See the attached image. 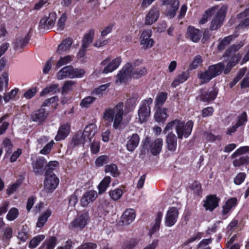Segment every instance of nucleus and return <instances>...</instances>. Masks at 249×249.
Returning a JSON list of instances; mask_svg holds the SVG:
<instances>
[{"instance_id":"obj_44","label":"nucleus","mask_w":249,"mask_h":249,"mask_svg":"<svg viewBox=\"0 0 249 249\" xmlns=\"http://www.w3.org/2000/svg\"><path fill=\"white\" fill-rule=\"evenodd\" d=\"M110 84L109 83L102 85L98 88L95 89L92 92V94L98 96H102L104 93L105 90L107 89Z\"/></svg>"},{"instance_id":"obj_60","label":"nucleus","mask_w":249,"mask_h":249,"mask_svg":"<svg viewBox=\"0 0 249 249\" xmlns=\"http://www.w3.org/2000/svg\"><path fill=\"white\" fill-rule=\"evenodd\" d=\"M97 244L92 242H87L82 244L81 245L76 248V249H96Z\"/></svg>"},{"instance_id":"obj_20","label":"nucleus","mask_w":249,"mask_h":249,"mask_svg":"<svg viewBox=\"0 0 249 249\" xmlns=\"http://www.w3.org/2000/svg\"><path fill=\"white\" fill-rule=\"evenodd\" d=\"M177 138L178 137L173 132H170L166 137L165 142L166 148L168 151L172 153L177 149Z\"/></svg>"},{"instance_id":"obj_49","label":"nucleus","mask_w":249,"mask_h":249,"mask_svg":"<svg viewBox=\"0 0 249 249\" xmlns=\"http://www.w3.org/2000/svg\"><path fill=\"white\" fill-rule=\"evenodd\" d=\"M8 73L7 71L3 72L1 77H0V91L3 90V86L7 88L8 86Z\"/></svg>"},{"instance_id":"obj_54","label":"nucleus","mask_w":249,"mask_h":249,"mask_svg":"<svg viewBox=\"0 0 249 249\" xmlns=\"http://www.w3.org/2000/svg\"><path fill=\"white\" fill-rule=\"evenodd\" d=\"M233 39L232 36H227L224 38L218 46V49L219 51H221L224 49L225 47L229 45Z\"/></svg>"},{"instance_id":"obj_10","label":"nucleus","mask_w":249,"mask_h":249,"mask_svg":"<svg viewBox=\"0 0 249 249\" xmlns=\"http://www.w3.org/2000/svg\"><path fill=\"white\" fill-rule=\"evenodd\" d=\"M152 99L149 98L142 102V106L138 111V116L141 123L147 120L150 113L149 106L152 104Z\"/></svg>"},{"instance_id":"obj_13","label":"nucleus","mask_w":249,"mask_h":249,"mask_svg":"<svg viewBox=\"0 0 249 249\" xmlns=\"http://www.w3.org/2000/svg\"><path fill=\"white\" fill-rule=\"evenodd\" d=\"M152 31L150 29L142 31L140 36V44L142 49L146 50L151 48L154 43V41L151 38Z\"/></svg>"},{"instance_id":"obj_14","label":"nucleus","mask_w":249,"mask_h":249,"mask_svg":"<svg viewBox=\"0 0 249 249\" xmlns=\"http://www.w3.org/2000/svg\"><path fill=\"white\" fill-rule=\"evenodd\" d=\"M32 167L36 176L44 175L47 169V161L44 157H41L37 159L36 161H33Z\"/></svg>"},{"instance_id":"obj_36","label":"nucleus","mask_w":249,"mask_h":249,"mask_svg":"<svg viewBox=\"0 0 249 249\" xmlns=\"http://www.w3.org/2000/svg\"><path fill=\"white\" fill-rule=\"evenodd\" d=\"M105 172L106 173H110L111 175L114 178L119 177L120 174L117 166L114 163L106 165L105 167Z\"/></svg>"},{"instance_id":"obj_50","label":"nucleus","mask_w":249,"mask_h":249,"mask_svg":"<svg viewBox=\"0 0 249 249\" xmlns=\"http://www.w3.org/2000/svg\"><path fill=\"white\" fill-rule=\"evenodd\" d=\"M167 97V94L165 92L159 93L156 99V107H161L163 104L165 102Z\"/></svg>"},{"instance_id":"obj_6","label":"nucleus","mask_w":249,"mask_h":249,"mask_svg":"<svg viewBox=\"0 0 249 249\" xmlns=\"http://www.w3.org/2000/svg\"><path fill=\"white\" fill-rule=\"evenodd\" d=\"M85 71L82 69L74 68L69 65L64 67L56 74L57 79L62 80L65 78H80L83 76Z\"/></svg>"},{"instance_id":"obj_43","label":"nucleus","mask_w":249,"mask_h":249,"mask_svg":"<svg viewBox=\"0 0 249 249\" xmlns=\"http://www.w3.org/2000/svg\"><path fill=\"white\" fill-rule=\"evenodd\" d=\"M123 193V190L121 188H116L108 192L110 198L114 201L119 200L122 196Z\"/></svg>"},{"instance_id":"obj_38","label":"nucleus","mask_w":249,"mask_h":249,"mask_svg":"<svg viewBox=\"0 0 249 249\" xmlns=\"http://www.w3.org/2000/svg\"><path fill=\"white\" fill-rule=\"evenodd\" d=\"M45 235L43 234L38 235L34 237L29 242L28 247L31 249H35L45 239Z\"/></svg>"},{"instance_id":"obj_63","label":"nucleus","mask_w":249,"mask_h":249,"mask_svg":"<svg viewBox=\"0 0 249 249\" xmlns=\"http://www.w3.org/2000/svg\"><path fill=\"white\" fill-rule=\"evenodd\" d=\"M78 202L77 196L75 193L72 194L69 197V207H71V209L74 208L75 205Z\"/></svg>"},{"instance_id":"obj_26","label":"nucleus","mask_w":249,"mask_h":249,"mask_svg":"<svg viewBox=\"0 0 249 249\" xmlns=\"http://www.w3.org/2000/svg\"><path fill=\"white\" fill-rule=\"evenodd\" d=\"M179 4L178 0H174L168 4L165 15L170 18H174L178 10Z\"/></svg>"},{"instance_id":"obj_2","label":"nucleus","mask_w":249,"mask_h":249,"mask_svg":"<svg viewBox=\"0 0 249 249\" xmlns=\"http://www.w3.org/2000/svg\"><path fill=\"white\" fill-rule=\"evenodd\" d=\"M163 145V140L157 138L152 142H150V138L146 136L142 142L140 146L141 155H147L151 153L153 156H157L161 151Z\"/></svg>"},{"instance_id":"obj_64","label":"nucleus","mask_w":249,"mask_h":249,"mask_svg":"<svg viewBox=\"0 0 249 249\" xmlns=\"http://www.w3.org/2000/svg\"><path fill=\"white\" fill-rule=\"evenodd\" d=\"M108 157H98L95 160V164L97 167L102 166L104 164L107 163Z\"/></svg>"},{"instance_id":"obj_48","label":"nucleus","mask_w":249,"mask_h":249,"mask_svg":"<svg viewBox=\"0 0 249 249\" xmlns=\"http://www.w3.org/2000/svg\"><path fill=\"white\" fill-rule=\"evenodd\" d=\"M58 84H51L50 86L46 87L43 89V90L41 92L40 95L43 96L45 94H49L50 93H54L58 90Z\"/></svg>"},{"instance_id":"obj_16","label":"nucleus","mask_w":249,"mask_h":249,"mask_svg":"<svg viewBox=\"0 0 249 249\" xmlns=\"http://www.w3.org/2000/svg\"><path fill=\"white\" fill-rule=\"evenodd\" d=\"M178 216V211L175 207H170L167 212L165 218V225L167 227H172L177 221Z\"/></svg>"},{"instance_id":"obj_18","label":"nucleus","mask_w":249,"mask_h":249,"mask_svg":"<svg viewBox=\"0 0 249 249\" xmlns=\"http://www.w3.org/2000/svg\"><path fill=\"white\" fill-rule=\"evenodd\" d=\"M247 121L248 118L247 113L246 112H243L241 115L238 116L237 120L235 124L227 129V134L228 135H231L232 133H234L239 127L245 125Z\"/></svg>"},{"instance_id":"obj_4","label":"nucleus","mask_w":249,"mask_h":249,"mask_svg":"<svg viewBox=\"0 0 249 249\" xmlns=\"http://www.w3.org/2000/svg\"><path fill=\"white\" fill-rule=\"evenodd\" d=\"M224 65L219 63L210 66L205 71H200L198 73V78L200 79L201 84L209 82L212 78L219 75L224 70Z\"/></svg>"},{"instance_id":"obj_21","label":"nucleus","mask_w":249,"mask_h":249,"mask_svg":"<svg viewBox=\"0 0 249 249\" xmlns=\"http://www.w3.org/2000/svg\"><path fill=\"white\" fill-rule=\"evenodd\" d=\"M186 35L187 37L191 41L196 43L200 39L202 33L199 29L195 28L193 26H189L187 28Z\"/></svg>"},{"instance_id":"obj_53","label":"nucleus","mask_w":249,"mask_h":249,"mask_svg":"<svg viewBox=\"0 0 249 249\" xmlns=\"http://www.w3.org/2000/svg\"><path fill=\"white\" fill-rule=\"evenodd\" d=\"M67 18L66 14L65 13H63L60 18L58 19L57 23V30L58 31H62L64 29Z\"/></svg>"},{"instance_id":"obj_9","label":"nucleus","mask_w":249,"mask_h":249,"mask_svg":"<svg viewBox=\"0 0 249 249\" xmlns=\"http://www.w3.org/2000/svg\"><path fill=\"white\" fill-rule=\"evenodd\" d=\"M132 69L133 66L130 63H127L119 71L116 76V83H124L132 77Z\"/></svg>"},{"instance_id":"obj_24","label":"nucleus","mask_w":249,"mask_h":249,"mask_svg":"<svg viewBox=\"0 0 249 249\" xmlns=\"http://www.w3.org/2000/svg\"><path fill=\"white\" fill-rule=\"evenodd\" d=\"M71 130L70 124L66 123L61 124L57 131V134L55 137L56 141H59L65 139L69 134Z\"/></svg>"},{"instance_id":"obj_33","label":"nucleus","mask_w":249,"mask_h":249,"mask_svg":"<svg viewBox=\"0 0 249 249\" xmlns=\"http://www.w3.org/2000/svg\"><path fill=\"white\" fill-rule=\"evenodd\" d=\"M72 43V40L71 38H66L58 46L57 53L59 54H62L63 53L66 52L70 49Z\"/></svg>"},{"instance_id":"obj_22","label":"nucleus","mask_w":249,"mask_h":249,"mask_svg":"<svg viewBox=\"0 0 249 249\" xmlns=\"http://www.w3.org/2000/svg\"><path fill=\"white\" fill-rule=\"evenodd\" d=\"M160 16L159 10L158 8L153 7L148 12L145 18V24L150 25L155 23Z\"/></svg>"},{"instance_id":"obj_12","label":"nucleus","mask_w":249,"mask_h":249,"mask_svg":"<svg viewBox=\"0 0 249 249\" xmlns=\"http://www.w3.org/2000/svg\"><path fill=\"white\" fill-rule=\"evenodd\" d=\"M44 176L45 177L44 181V188L48 192H53L59 184V179L58 178L55 174H49L47 176L45 173Z\"/></svg>"},{"instance_id":"obj_55","label":"nucleus","mask_w":249,"mask_h":249,"mask_svg":"<svg viewBox=\"0 0 249 249\" xmlns=\"http://www.w3.org/2000/svg\"><path fill=\"white\" fill-rule=\"evenodd\" d=\"M13 236V229L11 227L6 228L4 231L2 240L3 242H8Z\"/></svg>"},{"instance_id":"obj_1","label":"nucleus","mask_w":249,"mask_h":249,"mask_svg":"<svg viewBox=\"0 0 249 249\" xmlns=\"http://www.w3.org/2000/svg\"><path fill=\"white\" fill-rule=\"evenodd\" d=\"M124 114V104L119 103L113 107L106 108L103 113V119L107 124L113 123V127L116 129L121 125Z\"/></svg>"},{"instance_id":"obj_42","label":"nucleus","mask_w":249,"mask_h":249,"mask_svg":"<svg viewBox=\"0 0 249 249\" xmlns=\"http://www.w3.org/2000/svg\"><path fill=\"white\" fill-rule=\"evenodd\" d=\"M190 189L194 192V194L199 196L202 194V190L201 183L197 180H195L190 187Z\"/></svg>"},{"instance_id":"obj_58","label":"nucleus","mask_w":249,"mask_h":249,"mask_svg":"<svg viewBox=\"0 0 249 249\" xmlns=\"http://www.w3.org/2000/svg\"><path fill=\"white\" fill-rule=\"evenodd\" d=\"M247 154H249V146H244L237 149L231 156H240Z\"/></svg>"},{"instance_id":"obj_30","label":"nucleus","mask_w":249,"mask_h":249,"mask_svg":"<svg viewBox=\"0 0 249 249\" xmlns=\"http://www.w3.org/2000/svg\"><path fill=\"white\" fill-rule=\"evenodd\" d=\"M30 36L29 35H27L24 37H19L16 39L14 43V49L16 50H21L25 47L29 42Z\"/></svg>"},{"instance_id":"obj_3","label":"nucleus","mask_w":249,"mask_h":249,"mask_svg":"<svg viewBox=\"0 0 249 249\" xmlns=\"http://www.w3.org/2000/svg\"><path fill=\"white\" fill-rule=\"evenodd\" d=\"M97 131V127L94 124H90L86 126L82 134L81 133L76 134L73 137L72 142L74 145L81 144H85L89 142L94 137Z\"/></svg>"},{"instance_id":"obj_7","label":"nucleus","mask_w":249,"mask_h":249,"mask_svg":"<svg viewBox=\"0 0 249 249\" xmlns=\"http://www.w3.org/2000/svg\"><path fill=\"white\" fill-rule=\"evenodd\" d=\"M193 125L194 123L192 121H189L185 123L179 119L178 125L176 126V130L178 138L179 140H181L183 138H187L192 133Z\"/></svg>"},{"instance_id":"obj_5","label":"nucleus","mask_w":249,"mask_h":249,"mask_svg":"<svg viewBox=\"0 0 249 249\" xmlns=\"http://www.w3.org/2000/svg\"><path fill=\"white\" fill-rule=\"evenodd\" d=\"M89 221L90 216L89 212L87 211L80 212L70 223L69 229L83 231Z\"/></svg>"},{"instance_id":"obj_61","label":"nucleus","mask_w":249,"mask_h":249,"mask_svg":"<svg viewBox=\"0 0 249 249\" xmlns=\"http://www.w3.org/2000/svg\"><path fill=\"white\" fill-rule=\"evenodd\" d=\"M75 84V82L73 81H67L65 82L63 87H62V91L64 92H66L72 90V87Z\"/></svg>"},{"instance_id":"obj_35","label":"nucleus","mask_w":249,"mask_h":249,"mask_svg":"<svg viewBox=\"0 0 249 249\" xmlns=\"http://www.w3.org/2000/svg\"><path fill=\"white\" fill-rule=\"evenodd\" d=\"M52 212L50 209H47L38 218L36 222V227H42L47 221L48 218L51 215Z\"/></svg>"},{"instance_id":"obj_15","label":"nucleus","mask_w":249,"mask_h":249,"mask_svg":"<svg viewBox=\"0 0 249 249\" xmlns=\"http://www.w3.org/2000/svg\"><path fill=\"white\" fill-rule=\"evenodd\" d=\"M220 200V198L215 194L208 195L205 200H204L203 207L206 210L213 212L219 206Z\"/></svg>"},{"instance_id":"obj_51","label":"nucleus","mask_w":249,"mask_h":249,"mask_svg":"<svg viewBox=\"0 0 249 249\" xmlns=\"http://www.w3.org/2000/svg\"><path fill=\"white\" fill-rule=\"evenodd\" d=\"M58 165V162L56 161H51L48 163H47V169L45 173L47 175L49 174H53V171L55 169V167Z\"/></svg>"},{"instance_id":"obj_57","label":"nucleus","mask_w":249,"mask_h":249,"mask_svg":"<svg viewBox=\"0 0 249 249\" xmlns=\"http://www.w3.org/2000/svg\"><path fill=\"white\" fill-rule=\"evenodd\" d=\"M95 100V98L92 96H88L84 98L80 103L81 107H88Z\"/></svg>"},{"instance_id":"obj_56","label":"nucleus","mask_w":249,"mask_h":249,"mask_svg":"<svg viewBox=\"0 0 249 249\" xmlns=\"http://www.w3.org/2000/svg\"><path fill=\"white\" fill-rule=\"evenodd\" d=\"M18 91V89L15 88L11 90L10 92L4 94L3 99L5 102H8L10 100L13 99L17 95Z\"/></svg>"},{"instance_id":"obj_27","label":"nucleus","mask_w":249,"mask_h":249,"mask_svg":"<svg viewBox=\"0 0 249 249\" xmlns=\"http://www.w3.org/2000/svg\"><path fill=\"white\" fill-rule=\"evenodd\" d=\"M237 205V199L236 197H231L228 199L222 207V214L223 215H227L230 210L235 207Z\"/></svg>"},{"instance_id":"obj_29","label":"nucleus","mask_w":249,"mask_h":249,"mask_svg":"<svg viewBox=\"0 0 249 249\" xmlns=\"http://www.w3.org/2000/svg\"><path fill=\"white\" fill-rule=\"evenodd\" d=\"M57 239L54 236H50L41 244L38 249H54L57 244Z\"/></svg>"},{"instance_id":"obj_8","label":"nucleus","mask_w":249,"mask_h":249,"mask_svg":"<svg viewBox=\"0 0 249 249\" xmlns=\"http://www.w3.org/2000/svg\"><path fill=\"white\" fill-rule=\"evenodd\" d=\"M121 61L120 57H117L112 60L109 57L105 59L101 63V65L104 67L102 73L107 74L113 71L120 66Z\"/></svg>"},{"instance_id":"obj_32","label":"nucleus","mask_w":249,"mask_h":249,"mask_svg":"<svg viewBox=\"0 0 249 249\" xmlns=\"http://www.w3.org/2000/svg\"><path fill=\"white\" fill-rule=\"evenodd\" d=\"M156 108L157 110L154 115L156 121L158 122L164 121L167 117L166 109L159 107Z\"/></svg>"},{"instance_id":"obj_52","label":"nucleus","mask_w":249,"mask_h":249,"mask_svg":"<svg viewBox=\"0 0 249 249\" xmlns=\"http://www.w3.org/2000/svg\"><path fill=\"white\" fill-rule=\"evenodd\" d=\"M138 244L136 239H130L124 243L122 249H133Z\"/></svg>"},{"instance_id":"obj_45","label":"nucleus","mask_w":249,"mask_h":249,"mask_svg":"<svg viewBox=\"0 0 249 249\" xmlns=\"http://www.w3.org/2000/svg\"><path fill=\"white\" fill-rule=\"evenodd\" d=\"M249 164V157H240L239 159H235L233 161V165L235 167Z\"/></svg>"},{"instance_id":"obj_34","label":"nucleus","mask_w":249,"mask_h":249,"mask_svg":"<svg viewBox=\"0 0 249 249\" xmlns=\"http://www.w3.org/2000/svg\"><path fill=\"white\" fill-rule=\"evenodd\" d=\"M111 178L109 176H106L98 186V193L102 194L107 189L111 182Z\"/></svg>"},{"instance_id":"obj_59","label":"nucleus","mask_w":249,"mask_h":249,"mask_svg":"<svg viewBox=\"0 0 249 249\" xmlns=\"http://www.w3.org/2000/svg\"><path fill=\"white\" fill-rule=\"evenodd\" d=\"M246 175L245 173H238L234 178V182L236 185L241 184L245 180Z\"/></svg>"},{"instance_id":"obj_46","label":"nucleus","mask_w":249,"mask_h":249,"mask_svg":"<svg viewBox=\"0 0 249 249\" xmlns=\"http://www.w3.org/2000/svg\"><path fill=\"white\" fill-rule=\"evenodd\" d=\"M18 210L15 207L11 208L6 215V219L10 221L16 219L18 216Z\"/></svg>"},{"instance_id":"obj_62","label":"nucleus","mask_w":249,"mask_h":249,"mask_svg":"<svg viewBox=\"0 0 249 249\" xmlns=\"http://www.w3.org/2000/svg\"><path fill=\"white\" fill-rule=\"evenodd\" d=\"M179 119H175L170 122H169L165 127L164 129V132H166L167 131H170L172 129L174 126H175V129H176V126L178 125V123Z\"/></svg>"},{"instance_id":"obj_41","label":"nucleus","mask_w":249,"mask_h":249,"mask_svg":"<svg viewBox=\"0 0 249 249\" xmlns=\"http://www.w3.org/2000/svg\"><path fill=\"white\" fill-rule=\"evenodd\" d=\"M29 230L28 226L25 225L22 227L21 229L18 231V238L21 241H25L28 238Z\"/></svg>"},{"instance_id":"obj_25","label":"nucleus","mask_w":249,"mask_h":249,"mask_svg":"<svg viewBox=\"0 0 249 249\" xmlns=\"http://www.w3.org/2000/svg\"><path fill=\"white\" fill-rule=\"evenodd\" d=\"M136 217L134 209H127L123 213L122 216V222L124 225H129L134 221Z\"/></svg>"},{"instance_id":"obj_17","label":"nucleus","mask_w":249,"mask_h":249,"mask_svg":"<svg viewBox=\"0 0 249 249\" xmlns=\"http://www.w3.org/2000/svg\"><path fill=\"white\" fill-rule=\"evenodd\" d=\"M97 193L96 191L91 190L84 193L81 199V205L83 207L88 206L90 203L93 202L97 197Z\"/></svg>"},{"instance_id":"obj_37","label":"nucleus","mask_w":249,"mask_h":249,"mask_svg":"<svg viewBox=\"0 0 249 249\" xmlns=\"http://www.w3.org/2000/svg\"><path fill=\"white\" fill-rule=\"evenodd\" d=\"M244 45V42L242 41H240L237 44H234L230 46L225 52V55L227 56H230L233 55L234 53L239 50Z\"/></svg>"},{"instance_id":"obj_23","label":"nucleus","mask_w":249,"mask_h":249,"mask_svg":"<svg viewBox=\"0 0 249 249\" xmlns=\"http://www.w3.org/2000/svg\"><path fill=\"white\" fill-rule=\"evenodd\" d=\"M47 115L44 108H40L32 113L31 119L33 122L41 124L45 120Z\"/></svg>"},{"instance_id":"obj_31","label":"nucleus","mask_w":249,"mask_h":249,"mask_svg":"<svg viewBox=\"0 0 249 249\" xmlns=\"http://www.w3.org/2000/svg\"><path fill=\"white\" fill-rule=\"evenodd\" d=\"M189 75V72L187 71H183L181 74H178L173 81L172 87L176 88L180 84L184 82L188 79Z\"/></svg>"},{"instance_id":"obj_19","label":"nucleus","mask_w":249,"mask_h":249,"mask_svg":"<svg viewBox=\"0 0 249 249\" xmlns=\"http://www.w3.org/2000/svg\"><path fill=\"white\" fill-rule=\"evenodd\" d=\"M140 141V138L137 133H134L127 138L126 147L127 150L133 152L138 147Z\"/></svg>"},{"instance_id":"obj_39","label":"nucleus","mask_w":249,"mask_h":249,"mask_svg":"<svg viewBox=\"0 0 249 249\" xmlns=\"http://www.w3.org/2000/svg\"><path fill=\"white\" fill-rule=\"evenodd\" d=\"M94 35V30L91 29L85 35L83 39L82 45L84 47L88 48L89 44L92 42Z\"/></svg>"},{"instance_id":"obj_47","label":"nucleus","mask_w":249,"mask_h":249,"mask_svg":"<svg viewBox=\"0 0 249 249\" xmlns=\"http://www.w3.org/2000/svg\"><path fill=\"white\" fill-rule=\"evenodd\" d=\"M72 60V57L71 55H67L64 57H61L56 64L55 67L57 69L63 65L71 63Z\"/></svg>"},{"instance_id":"obj_28","label":"nucleus","mask_w":249,"mask_h":249,"mask_svg":"<svg viewBox=\"0 0 249 249\" xmlns=\"http://www.w3.org/2000/svg\"><path fill=\"white\" fill-rule=\"evenodd\" d=\"M217 94V90L216 89H213L210 91L202 90L201 91L200 99L204 102H209L215 98Z\"/></svg>"},{"instance_id":"obj_40","label":"nucleus","mask_w":249,"mask_h":249,"mask_svg":"<svg viewBox=\"0 0 249 249\" xmlns=\"http://www.w3.org/2000/svg\"><path fill=\"white\" fill-rule=\"evenodd\" d=\"M133 69H132V77L135 78H139L142 76L144 75L146 73V70L144 67H140L136 68V65L134 64L132 65Z\"/></svg>"},{"instance_id":"obj_11","label":"nucleus","mask_w":249,"mask_h":249,"mask_svg":"<svg viewBox=\"0 0 249 249\" xmlns=\"http://www.w3.org/2000/svg\"><path fill=\"white\" fill-rule=\"evenodd\" d=\"M227 11V7L223 5L218 11L216 15L212 19L211 29L212 30H216L219 28L225 17Z\"/></svg>"}]
</instances>
